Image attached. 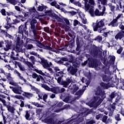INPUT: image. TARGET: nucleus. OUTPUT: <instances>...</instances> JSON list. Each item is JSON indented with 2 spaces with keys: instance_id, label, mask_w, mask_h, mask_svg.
<instances>
[{
  "instance_id": "f257e3e1",
  "label": "nucleus",
  "mask_w": 124,
  "mask_h": 124,
  "mask_svg": "<svg viewBox=\"0 0 124 124\" xmlns=\"http://www.w3.org/2000/svg\"><path fill=\"white\" fill-rule=\"evenodd\" d=\"M95 94L96 96L94 97L89 103H86V105L90 106V108L97 107L102 102L103 99L106 97L105 94L100 89V87H97L95 90Z\"/></svg>"
},
{
  "instance_id": "f03ea898",
  "label": "nucleus",
  "mask_w": 124,
  "mask_h": 124,
  "mask_svg": "<svg viewBox=\"0 0 124 124\" xmlns=\"http://www.w3.org/2000/svg\"><path fill=\"white\" fill-rule=\"evenodd\" d=\"M104 19H101L99 21L97 20L96 23H93V28L94 31H98L99 33H103L105 37H107L108 34H113V31L108 30L106 27H104Z\"/></svg>"
},
{
  "instance_id": "7ed1b4c3",
  "label": "nucleus",
  "mask_w": 124,
  "mask_h": 124,
  "mask_svg": "<svg viewBox=\"0 0 124 124\" xmlns=\"http://www.w3.org/2000/svg\"><path fill=\"white\" fill-rule=\"evenodd\" d=\"M88 115L87 110L81 112L80 114H75L73 116L71 120L68 123H64L62 124H78L82 123L84 119L83 117H86Z\"/></svg>"
},
{
  "instance_id": "20e7f679",
  "label": "nucleus",
  "mask_w": 124,
  "mask_h": 124,
  "mask_svg": "<svg viewBox=\"0 0 124 124\" xmlns=\"http://www.w3.org/2000/svg\"><path fill=\"white\" fill-rule=\"evenodd\" d=\"M55 114L51 115V117H47L44 120V123L47 124H61L64 122V120H61L58 116H53Z\"/></svg>"
},
{
  "instance_id": "39448f33",
  "label": "nucleus",
  "mask_w": 124,
  "mask_h": 124,
  "mask_svg": "<svg viewBox=\"0 0 124 124\" xmlns=\"http://www.w3.org/2000/svg\"><path fill=\"white\" fill-rule=\"evenodd\" d=\"M102 11L100 12L98 9H96L94 12L93 8H92L90 9L89 11H87L89 12L90 15L92 17L93 16H104L105 15V11H106V7L105 6H103L101 8Z\"/></svg>"
},
{
  "instance_id": "423d86ee",
  "label": "nucleus",
  "mask_w": 124,
  "mask_h": 124,
  "mask_svg": "<svg viewBox=\"0 0 124 124\" xmlns=\"http://www.w3.org/2000/svg\"><path fill=\"white\" fill-rule=\"evenodd\" d=\"M65 65L67 67V71L72 75H74L77 72V68L75 67L71 66V62H67L65 63Z\"/></svg>"
},
{
  "instance_id": "0eeeda50",
  "label": "nucleus",
  "mask_w": 124,
  "mask_h": 124,
  "mask_svg": "<svg viewBox=\"0 0 124 124\" xmlns=\"http://www.w3.org/2000/svg\"><path fill=\"white\" fill-rule=\"evenodd\" d=\"M31 31H32L34 35L36 34V30L37 29V20L32 17L30 23Z\"/></svg>"
},
{
  "instance_id": "6e6552de",
  "label": "nucleus",
  "mask_w": 124,
  "mask_h": 124,
  "mask_svg": "<svg viewBox=\"0 0 124 124\" xmlns=\"http://www.w3.org/2000/svg\"><path fill=\"white\" fill-rule=\"evenodd\" d=\"M42 87L45 89L46 91L52 92V93H60V88L59 87L50 88V87L46 84H42Z\"/></svg>"
},
{
  "instance_id": "1a4fd4ad",
  "label": "nucleus",
  "mask_w": 124,
  "mask_h": 124,
  "mask_svg": "<svg viewBox=\"0 0 124 124\" xmlns=\"http://www.w3.org/2000/svg\"><path fill=\"white\" fill-rule=\"evenodd\" d=\"M27 30H28V29L27 28V25H21L18 28V33H20V34L22 35H23L24 33L27 34V33H28Z\"/></svg>"
},
{
  "instance_id": "9d476101",
  "label": "nucleus",
  "mask_w": 124,
  "mask_h": 124,
  "mask_svg": "<svg viewBox=\"0 0 124 124\" xmlns=\"http://www.w3.org/2000/svg\"><path fill=\"white\" fill-rule=\"evenodd\" d=\"M5 20L7 22V23H6V25L4 26V28L7 30H8V29L10 28V27H11V25H12V24H16L15 22L12 23V20H11L10 17L7 16L5 18Z\"/></svg>"
},
{
  "instance_id": "9b49d317",
  "label": "nucleus",
  "mask_w": 124,
  "mask_h": 124,
  "mask_svg": "<svg viewBox=\"0 0 124 124\" xmlns=\"http://www.w3.org/2000/svg\"><path fill=\"white\" fill-rule=\"evenodd\" d=\"M102 79L104 82H106L107 83L109 82L110 83H113V77L110 76L108 77L106 75H103L102 76Z\"/></svg>"
},
{
  "instance_id": "f8f14e48",
  "label": "nucleus",
  "mask_w": 124,
  "mask_h": 124,
  "mask_svg": "<svg viewBox=\"0 0 124 124\" xmlns=\"http://www.w3.org/2000/svg\"><path fill=\"white\" fill-rule=\"evenodd\" d=\"M5 47H4V50L6 52L10 50V49H11V47L13 45V44H12V42L8 40L5 41Z\"/></svg>"
},
{
  "instance_id": "ddd939ff",
  "label": "nucleus",
  "mask_w": 124,
  "mask_h": 124,
  "mask_svg": "<svg viewBox=\"0 0 124 124\" xmlns=\"http://www.w3.org/2000/svg\"><path fill=\"white\" fill-rule=\"evenodd\" d=\"M98 1V7L100 10H101L102 5L107 6L108 4V1L107 0H97Z\"/></svg>"
},
{
  "instance_id": "4468645a",
  "label": "nucleus",
  "mask_w": 124,
  "mask_h": 124,
  "mask_svg": "<svg viewBox=\"0 0 124 124\" xmlns=\"http://www.w3.org/2000/svg\"><path fill=\"white\" fill-rule=\"evenodd\" d=\"M13 92L16 94H22V93H24L22 90V87L20 86L15 87V89H13Z\"/></svg>"
},
{
  "instance_id": "2eb2a0df",
  "label": "nucleus",
  "mask_w": 124,
  "mask_h": 124,
  "mask_svg": "<svg viewBox=\"0 0 124 124\" xmlns=\"http://www.w3.org/2000/svg\"><path fill=\"white\" fill-rule=\"evenodd\" d=\"M72 82V79L71 78H66V81H62V84L64 88H66L69 86V84Z\"/></svg>"
},
{
  "instance_id": "dca6fc26",
  "label": "nucleus",
  "mask_w": 124,
  "mask_h": 124,
  "mask_svg": "<svg viewBox=\"0 0 124 124\" xmlns=\"http://www.w3.org/2000/svg\"><path fill=\"white\" fill-rule=\"evenodd\" d=\"M124 31L122 32H118L115 36V38L116 40H121L122 38H124Z\"/></svg>"
},
{
  "instance_id": "f3484780",
  "label": "nucleus",
  "mask_w": 124,
  "mask_h": 124,
  "mask_svg": "<svg viewBox=\"0 0 124 124\" xmlns=\"http://www.w3.org/2000/svg\"><path fill=\"white\" fill-rule=\"evenodd\" d=\"M36 46L42 49H46V50H51V49H52L51 48V47H49L48 46H44L40 42H39L37 44H36Z\"/></svg>"
},
{
  "instance_id": "a211bd4d",
  "label": "nucleus",
  "mask_w": 124,
  "mask_h": 124,
  "mask_svg": "<svg viewBox=\"0 0 124 124\" xmlns=\"http://www.w3.org/2000/svg\"><path fill=\"white\" fill-rule=\"evenodd\" d=\"M13 63H14L15 67H17V66L19 68V69L21 70V71H25V67L23 66L22 64H21V63L16 61H14Z\"/></svg>"
},
{
  "instance_id": "6ab92c4d",
  "label": "nucleus",
  "mask_w": 124,
  "mask_h": 124,
  "mask_svg": "<svg viewBox=\"0 0 124 124\" xmlns=\"http://www.w3.org/2000/svg\"><path fill=\"white\" fill-rule=\"evenodd\" d=\"M119 24H120V22H119V20H117L115 18L113 19V20L111 22V23L108 24V26H111V27H118Z\"/></svg>"
},
{
  "instance_id": "aec40b11",
  "label": "nucleus",
  "mask_w": 124,
  "mask_h": 124,
  "mask_svg": "<svg viewBox=\"0 0 124 124\" xmlns=\"http://www.w3.org/2000/svg\"><path fill=\"white\" fill-rule=\"evenodd\" d=\"M14 73L18 77L19 79L24 81V82H26V79L24 78V77L21 75V73H20V72H19L17 70H15Z\"/></svg>"
},
{
  "instance_id": "412c9836",
  "label": "nucleus",
  "mask_w": 124,
  "mask_h": 124,
  "mask_svg": "<svg viewBox=\"0 0 124 124\" xmlns=\"http://www.w3.org/2000/svg\"><path fill=\"white\" fill-rule=\"evenodd\" d=\"M0 102H2V103H3V106H5V107H6V108H8L10 106V102H6L5 100L1 97H0Z\"/></svg>"
},
{
  "instance_id": "4be33fe9",
  "label": "nucleus",
  "mask_w": 124,
  "mask_h": 124,
  "mask_svg": "<svg viewBox=\"0 0 124 124\" xmlns=\"http://www.w3.org/2000/svg\"><path fill=\"white\" fill-rule=\"evenodd\" d=\"M23 96H24V97H26V98H28V99H31L32 96H33V94L29 93V92H23V93H22Z\"/></svg>"
},
{
  "instance_id": "5701e85b",
  "label": "nucleus",
  "mask_w": 124,
  "mask_h": 124,
  "mask_svg": "<svg viewBox=\"0 0 124 124\" xmlns=\"http://www.w3.org/2000/svg\"><path fill=\"white\" fill-rule=\"evenodd\" d=\"M36 72L37 73H39V74H40L41 75H42L43 76H46V77H50V74L49 73H47V72H45V73H43L42 71L38 69H35Z\"/></svg>"
},
{
  "instance_id": "b1692460",
  "label": "nucleus",
  "mask_w": 124,
  "mask_h": 124,
  "mask_svg": "<svg viewBox=\"0 0 124 124\" xmlns=\"http://www.w3.org/2000/svg\"><path fill=\"white\" fill-rule=\"evenodd\" d=\"M79 17L81 19L83 24H87V19L85 17V15L82 12L79 13Z\"/></svg>"
},
{
  "instance_id": "393cba45",
  "label": "nucleus",
  "mask_w": 124,
  "mask_h": 124,
  "mask_svg": "<svg viewBox=\"0 0 124 124\" xmlns=\"http://www.w3.org/2000/svg\"><path fill=\"white\" fill-rule=\"evenodd\" d=\"M32 78H33V79H36V81H37L38 82H39V81H40V79H41V80H44V79H43V78H42V76L40 75L38 76L36 74H33L32 75Z\"/></svg>"
},
{
  "instance_id": "a878e982",
  "label": "nucleus",
  "mask_w": 124,
  "mask_h": 124,
  "mask_svg": "<svg viewBox=\"0 0 124 124\" xmlns=\"http://www.w3.org/2000/svg\"><path fill=\"white\" fill-rule=\"evenodd\" d=\"M40 59L41 60L42 65H43V67L44 68H48L49 67V63L47 62V60L42 59L41 58Z\"/></svg>"
},
{
  "instance_id": "bb28decb",
  "label": "nucleus",
  "mask_w": 124,
  "mask_h": 124,
  "mask_svg": "<svg viewBox=\"0 0 124 124\" xmlns=\"http://www.w3.org/2000/svg\"><path fill=\"white\" fill-rule=\"evenodd\" d=\"M54 69L56 71V72H57V73L56 74L57 76H63V72L60 71L59 67H55L54 68Z\"/></svg>"
},
{
  "instance_id": "cd10ccee",
  "label": "nucleus",
  "mask_w": 124,
  "mask_h": 124,
  "mask_svg": "<svg viewBox=\"0 0 124 124\" xmlns=\"http://www.w3.org/2000/svg\"><path fill=\"white\" fill-rule=\"evenodd\" d=\"M25 54L27 58H28L29 59V60L31 61V62L33 64H34L35 62H36V60H35V58L32 56L29 57L30 54H26V53Z\"/></svg>"
},
{
  "instance_id": "c85d7f7f",
  "label": "nucleus",
  "mask_w": 124,
  "mask_h": 124,
  "mask_svg": "<svg viewBox=\"0 0 124 124\" xmlns=\"http://www.w3.org/2000/svg\"><path fill=\"white\" fill-rule=\"evenodd\" d=\"M25 114V118H26V120H27V121H31V112L29 110H26Z\"/></svg>"
},
{
  "instance_id": "c756f323",
  "label": "nucleus",
  "mask_w": 124,
  "mask_h": 124,
  "mask_svg": "<svg viewBox=\"0 0 124 124\" xmlns=\"http://www.w3.org/2000/svg\"><path fill=\"white\" fill-rule=\"evenodd\" d=\"M84 0V9L85 11H89L90 9V5H89V0Z\"/></svg>"
},
{
  "instance_id": "7c9ffc66",
  "label": "nucleus",
  "mask_w": 124,
  "mask_h": 124,
  "mask_svg": "<svg viewBox=\"0 0 124 124\" xmlns=\"http://www.w3.org/2000/svg\"><path fill=\"white\" fill-rule=\"evenodd\" d=\"M86 91V86H83L82 90H79L78 92L76 93V95H78V96H80V95H82L83 93H84V92Z\"/></svg>"
},
{
  "instance_id": "2f4dec72",
  "label": "nucleus",
  "mask_w": 124,
  "mask_h": 124,
  "mask_svg": "<svg viewBox=\"0 0 124 124\" xmlns=\"http://www.w3.org/2000/svg\"><path fill=\"white\" fill-rule=\"evenodd\" d=\"M100 85L103 89H109L111 87V85H109V83H105L102 82L100 83Z\"/></svg>"
},
{
  "instance_id": "473e14b6",
  "label": "nucleus",
  "mask_w": 124,
  "mask_h": 124,
  "mask_svg": "<svg viewBox=\"0 0 124 124\" xmlns=\"http://www.w3.org/2000/svg\"><path fill=\"white\" fill-rule=\"evenodd\" d=\"M116 104L113 103L111 106H108L107 107L108 110L109 111V112H114V109L116 108Z\"/></svg>"
},
{
  "instance_id": "72a5a7b5",
  "label": "nucleus",
  "mask_w": 124,
  "mask_h": 124,
  "mask_svg": "<svg viewBox=\"0 0 124 124\" xmlns=\"http://www.w3.org/2000/svg\"><path fill=\"white\" fill-rule=\"evenodd\" d=\"M7 110L9 112L11 113L12 114H14L15 113V111H16V109L14 107H12L11 106H9V107L7 108Z\"/></svg>"
},
{
  "instance_id": "f704fd0d",
  "label": "nucleus",
  "mask_w": 124,
  "mask_h": 124,
  "mask_svg": "<svg viewBox=\"0 0 124 124\" xmlns=\"http://www.w3.org/2000/svg\"><path fill=\"white\" fill-rule=\"evenodd\" d=\"M74 46V45L73 44V43H71L68 46H66L65 48L68 52H72L71 49H72V48H73Z\"/></svg>"
},
{
  "instance_id": "c9c22d12",
  "label": "nucleus",
  "mask_w": 124,
  "mask_h": 124,
  "mask_svg": "<svg viewBox=\"0 0 124 124\" xmlns=\"http://www.w3.org/2000/svg\"><path fill=\"white\" fill-rule=\"evenodd\" d=\"M0 111H0V113H1V115L3 117V123L4 124H6V120H5V119H4V116L3 115V109L2 108V105L0 104Z\"/></svg>"
},
{
  "instance_id": "e433bc0d",
  "label": "nucleus",
  "mask_w": 124,
  "mask_h": 124,
  "mask_svg": "<svg viewBox=\"0 0 124 124\" xmlns=\"http://www.w3.org/2000/svg\"><path fill=\"white\" fill-rule=\"evenodd\" d=\"M81 80L82 83H85L86 84V86H85L86 88H87V87H88V86L90 85V81L87 80V79H86V78H82Z\"/></svg>"
},
{
  "instance_id": "4c0bfd02",
  "label": "nucleus",
  "mask_w": 124,
  "mask_h": 124,
  "mask_svg": "<svg viewBox=\"0 0 124 124\" xmlns=\"http://www.w3.org/2000/svg\"><path fill=\"white\" fill-rule=\"evenodd\" d=\"M67 61H68V58H65V57H63L62 58L61 60L60 61H56V62H57V63H62V62H67Z\"/></svg>"
},
{
  "instance_id": "58836bf2",
  "label": "nucleus",
  "mask_w": 124,
  "mask_h": 124,
  "mask_svg": "<svg viewBox=\"0 0 124 124\" xmlns=\"http://www.w3.org/2000/svg\"><path fill=\"white\" fill-rule=\"evenodd\" d=\"M117 88L118 89H121L124 90V82H121L117 84Z\"/></svg>"
},
{
  "instance_id": "ea45409f",
  "label": "nucleus",
  "mask_w": 124,
  "mask_h": 124,
  "mask_svg": "<svg viewBox=\"0 0 124 124\" xmlns=\"http://www.w3.org/2000/svg\"><path fill=\"white\" fill-rule=\"evenodd\" d=\"M31 103L33 105H34L35 106H36V107H38L40 108H43L44 107L43 105L39 104L37 102H31Z\"/></svg>"
},
{
  "instance_id": "a19ab883",
  "label": "nucleus",
  "mask_w": 124,
  "mask_h": 124,
  "mask_svg": "<svg viewBox=\"0 0 124 124\" xmlns=\"http://www.w3.org/2000/svg\"><path fill=\"white\" fill-rule=\"evenodd\" d=\"M15 50L17 53L22 52V47H21V46L17 45Z\"/></svg>"
},
{
  "instance_id": "79ce46f5",
  "label": "nucleus",
  "mask_w": 124,
  "mask_h": 124,
  "mask_svg": "<svg viewBox=\"0 0 124 124\" xmlns=\"http://www.w3.org/2000/svg\"><path fill=\"white\" fill-rule=\"evenodd\" d=\"M110 10H111V12H115V10H116V7L114 5H113L112 4H108Z\"/></svg>"
},
{
  "instance_id": "37998d69",
  "label": "nucleus",
  "mask_w": 124,
  "mask_h": 124,
  "mask_svg": "<svg viewBox=\"0 0 124 124\" xmlns=\"http://www.w3.org/2000/svg\"><path fill=\"white\" fill-rule=\"evenodd\" d=\"M51 5L55 6L56 7V8H57V9H61V6H60V5L57 4V2H56V1L52 2Z\"/></svg>"
},
{
  "instance_id": "c03bdc74",
  "label": "nucleus",
  "mask_w": 124,
  "mask_h": 124,
  "mask_svg": "<svg viewBox=\"0 0 124 124\" xmlns=\"http://www.w3.org/2000/svg\"><path fill=\"white\" fill-rule=\"evenodd\" d=\"M120 10L124 13V2L120 3Z\"/></svg>"
},
{
  "instance_id": "a18cd8bd",
  "label": "nucleus",
  "mask_w": 124,
  "mask_h": 124,
  "mask_svg": "<svg viewBox=\"0 0 124 124\" xmlns=\"http://www.w3.org/2000/svg\"><path fill=\"white\" fill-rule=\"evenodd\" d=\"M94 40L98 41V42H100V41H102V37L99 35L97 36L94 38Z\"/></svg>"
},
{
  "instance_id": "49530a36",
  "label": "nucleus",
  "mask_w": 124,
  "mask_h": 124,
  "mask_svg": "<svg viewBox=\"0 0 124 124\" xmlns=\"http://www.w3.org/2000/svg\"><path fill=\"white\" fill-rule=\"evenodd\" d=\"M90 4L92 6H94L95 5V2H94V0H89L88 1V4L90 6Z\"/></svg>"
},
{
  "instance_id": "de8ad7c7",
  "label": "nucleus",
  "mask_w": 124,
  "mask_h": 124,
  "mask_svg": "<svg viewBox=\"0 0 124 124\" xmlns=\"http://www.w3.org/2000/svg\"><path fill=\"white\" fill-rule=\"evenodd\" d=\"M62 76H60V77L58 78H55V79L57 80L58 83L60 85H62Z\"/></svg>"
},
{
  "instance_id": "09e8293b",
  "label": "nucleus",
  "mask_w": 124,
  "mask_h": 124,
  "mask_svg": "<svg viewBox=\"0 0 124 124\" xmlns=\"http://www.w3.org/2000/svg\"><path fill=\"white\" fill-rule=\"evenodd\" d=\"M45 8V6H39L37 7V10L38 11H43Z\"/></svg>"
},
{
  "instance_id": "8fccbe9b",
  "label": "nucleus",
  "mask_w": 124,
  "mask_h": 124,
  "mask_svg": "<svg viewBox=\"0 0 124 124\" xmlns=\"http://www.w3.org/2000/svg\"><path fill=\"white\" fill-rule=\"evenodd\" d=\"M73 25H74V27H76V26H77V25H81V23H80L77 20V19H75V20H74Z\"/></svg>"
},
{
  "instance_id": "3c124183",
  "label": "nucleus",
  "mask_w": 124,
  "mask_h": 124,
  "mask_svg": "<svg viewBox=\"0 0 124 124\" xmlns=\"http://www.w3.org/2000/svg\"><path fill=\"white\" fill-rule=\"evenodd\" d=\"M0 60H5V54L0 53Z\"/></svg>"
},
{
  "instance_id": "603ef678",
  "label": "nucleus",
  "mask_w": 124,
  "mask_h": 124,
  "mask_svg": "<svg viewBox=\"0 0 124 124\" xmlns=\"http://www.w3.org/2000/svg\"><path fill=\"white\" fill-rule=\"evenodd\" d=\"M123 18V14H119L118 16L116 17L115 19L117 20L118 21L121 20V18Z\"/></svg>"
},
{
  "instance_id": "864d4df0",
  "label": "nucleus",
  "mask_w": 124,
  "mask_h": 124,
  "mask_svg": "<svg viewBox=\"0 0 124 124\" xmlns=\"http://www.w3.org/2000/svg\"><path fill=\"white\" fill-rule=\"evenodd\" d=\"M26 64L29 66V67H33V64L30 62H25Z\"/></svg>"
},
{
  "instance_id": "5fc2aeb1",
  "label": "nucleus",
  "mask_w": 124,
  "mask_h": 124,
  "mask_svg": "<svg viewBox=\"0 0 124 124\" xmlns=\"http://www.w3.org/2000/svg\"><path fill=\"white\" fill-rule=\"evenodd\" d=\"M42 110H43L42 108H37L36 110V113L38 115H40V114L42 113Z\"/></svg>"
},
{
  "instance_id": "6e6d98bb",
  "label": "nucleus",
  "mask_w": 124,
  "mask_h": 124,
  "mask_svg": "<svg viewBox=\"0 0 124 124\" xmlns=\"http://www.w3.org/2000/svg\"><path fill=\"white\" fill-rule=\"evenodd\" d=\"M7 33V32L5 30L0 29V34H3L4 35H6Z\"/></svg>"
},
{
  "instance_id": "4d7b16f0",
  "label": "nucleus",
  "mask_w": 124,
  "mask_h": 124,
  "mask_svg": "<svg viewBox=\"0 0 124 124\" xmlns=\"http://www.w3.org/2000/svg\"><path fill=\"white\" fill-rule=\"evenodd\" d=\"M79 90V87H78L76 85H74L73 86V92L74 93H75L76 92H77Z\"/></svg>"
},
{
  "instance_id": "13d9d810",
  "label": "nucleus",
  "mask_w": 124,
  "mask_h": 124,
  "mask_svg": "<svg viewBox=\"0 0 124 124\" xmlns=\"http://www.w3.org/2000/svg\"><path fill=\"white\" fill-rule=\"evenodd\" d=\"M73 3L74 4H75V5H77L78 6H79V7H82V5L81 4V3H80L79 2L74 1Z\"/></svg>"
},
{
  "instance_id": "bf43d9fd",
  "label": "nucleus",
  "mask_w": 124,
  "mask_h": 124,
  "mask_svg": "<svg viewBox=\"0 0 124 124\" xmlns=\"http://www.w3.org/2000/svg\"><path fill=\"white\" fill-rule=\"evenodd\" d=\"M29 11L31 12V13H35L36 12V10H35L34 7H33L29 10Z\"/></svg>"
},
{
  "instance_id": "052dcab7",
  "label": "nucleus",
  "mask_w": 124,
  "mask_h": 124,
  "mask_svg": "<svg viewBox=\"0 0 124 124\" xmlns=\"http://www.w3.org/2000/svg\"><path fill=\"white\" fill-rule=\"evenodd\" d=\"M14 98H16V99H22V95H16L15 96H13Z\"/></svg>"
},
{
  "instance_id": "680f3d73",
  "label": "nucleus",
  "mask_w": 124,
  "mask_h": 124,
  "mask_svg": "<svg viewBox=\"0 0 124 124\" xmlns=\"http://www.w3.org/2000/svg\"><path fill=\"white\" fill-rule=\"evenodd\" d=\"M0 13H1L2 15H3V16H5L6 15V11H5V9H2L1 10V11H0Z\"/></svg>"
},
{
  "instance_id": "e2e57ef3",
  "label": "nucleus",
  "mask_w": 124,
  "mask_h": 124,
  "mask_svg": "<svg viewBox=\"0 0 124 124\" xmlns=\"http://www.w3.org/2000/svg\"><path fill=\"white\" fill-rule=\"evenodd\" d=\"M108 118V117L106 115H104L102 118V122L103 123H106V121H107Z\"/></svg>"
},
{
  "instance_id": "0e129e2a",
  "label": "nucleus",
  "mask_w": 124,
  "mask_h": 124,
  "mask_svg": "<svg viewBox=\"0 0 124 124\" xmlns=\"http://www.w3.org/2000/svg\"><path fill=\"white\" fill-rule=\"evenodd\" d=\"M120 23L121 25L119 26V29H120V30H122V31H124V26L122 24V22Z\"/></svg>"
},
{
  "instance_id": "69168bd1",
  "label": "nucleus",
  "mask_w": 124,
  "mask_h": 124,
  "mask_svg": "<svg viewBox=\"0 0 124 124\" xmlns=\"http://www.w3.org/2000/svg\"><path fill=\"white\" fill-rule=\"evenodd\" d=\"M123 47L120 46L119 49L117 51V54H121L122 53V51H123Z\"/></svg>"
},
{
  "instance_id": "338daca9",
  "label": "nucleus",
  "mask_w": 124,
  "mask_h": 124,
  "mask_svg": "<svg viewBox=\"0 0 124 124\" xmlns=\"http://www.w3.org/2000/svg\"><path fill=\"white\" fill-rule=\"evenodd\" d=\"M4 74V75H5V76L7 77L8 79H9V78H11V74L5 72V74Z\"/></svg>"
},
{
  "instance_id": "774afa93",
  "label": "nucleus",
  "mask_w": 124,
  "mask_h": 124,
  "mask_svg": "<svg viewBox=\"0 0 124 124\" xmlns=\"http://www.w3.org/2000/svg\"><path fill=\"white\" fill-rule=\"evenodd\" d=\"M115 120H116V121H121V118H120V114H117L115 115Z\"/></svg>"
}]
</instances>
